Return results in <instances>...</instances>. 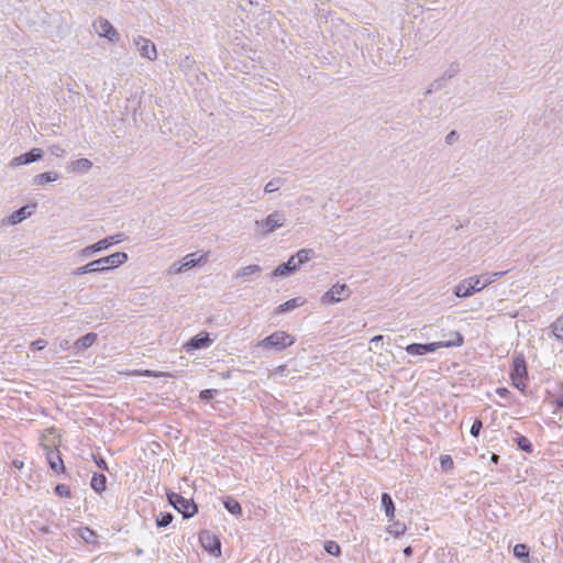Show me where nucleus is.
<instances>
[{"label":"nucleus","instance_id":"423d86ee","mask_svg":"<svg viewBox=\"0 0 563 563\" xmlns=\"http://www.w3.org/2000/svg\"><path fill=\"white\" fill-rule=\"evenodd\" d=\"M352 291L346 284H335L321 297V303H336L351 296Z\"/></svg>","mask_w":563,"mask_h":563},{"label":"nucleus","instance_id":"cd10ccee","mask_svg":"<svg viewBox=\"0 0 563 563\" xmlns=\"http://www.w3.org/2000/svg\"><path fill=\"white\" fill-rule=\"evenodd\" d=\"M460 64L456 62H453L449 65V67L444 70L443 75L439 78L442 79V84L446 80L452 79L460 73Z\"/></svg>","mask_w":563,"mask_h":563},{"label":"nucleus","instance_id":"ea45409f","mask_svg":"<svg viewBox=\"0 0 563 563\" xmlns=\"http://www.w3.org/2000/svg\"><path fill=\"white\" fill-rule=\"evenodd\" d=\"M483 429V422L481 419H475V421L473 422L472 427H471V430H470V433L477 438L481 433V430Z\"/></svg>","mask_w":563,"mask_h":563},{"label":"nucleus","instance_id":"b1692460","mask_svg":"<svg viewBox=\"0 0 563 563\" xmlns=\"http://www.w3.org/2000/svg\"><path fill=\"white\" fill-rule=\"evenodd\" d=\"M314 255V251L312 249H301L296 254L291 255V257H295V262L299 267L301 265L309 262Z\"/></svg>","mask_w":563,"mask_h":563},{"label":"nucleus","instance_id":"dca6fc26","mask_svg":"<svg viewBox=\"0 0 563 563\" xmlns=\"http://www.w3.org/2000/svg\"><path fill=\"white\" fill-rule=\"evenodd\" d=\"M212 343L208 333H199L191 338L186 346L188 350H200L203 347H208Z\"/></svg>","mask_w":563,"mask_h":563},{"label":"nucleus","instance_id":"603ef678","mask_svg":"<svg viewBox=\"0 0 563 563\" xmlns=\"http://www.w3.org/2000/svg\"><path fill=\"white\" fill-rule=\"evenodd\" d=\"M12 465L18 468V470H21L23 466H24V463L23 461H20V460H13L12 461Z\"/></svg>","mask_w":563,"mask_h":563},{"label":"nucleus","instance_id":"37998d69","mask_svg":"<svg viewBox=\"0 0 563 563\" xmlns=\"http://www.w3.org/2000/svg\"><path fill=\"white\" fill-rule=\"evenodd\" d=\"M92 459L99 468L102 471H108V464L102 456L92 454Z\"/></svg>","mask_w":563,"mask_h":563},{"label":"nucleus","instance_id":"f03ea898","mask_svg":"<svg viewBox=\"0 0 563 563\" xmlns=\"http://www.w3.org/2000/svg\"><path fill=\"white\" fill-rule=\"evenodd\" d=\"M464 343V338L461 333L455 334V341H439L431 343H411L406 346V352L409 355L418 356L427 353H433L442 347H457Z\"/></svg>","mask_w":563,"mask_h":563},{"label":"nucleus","instance_id":"6e6d98bb","mask_svg":"<svg viewBox=\"0 0 563 563\" xmlns=\"http://www.w3.org/2000/svg\"><path fill=\"white\" fill-rule=\"evenodd\" d=\"M412 551H413V550H412V548H411L410 545H408V547H406V548L404 549V554H405L406 556H410V555L412 554Z\"/></svg>","mask_w":563,"mask_h":563},{"label":"nucleus","instance_id":"2eb2a0df","mask_svg":"<svg viewBox=\"0 0 563 563\" xmlns=\"http://www.w3.org/2000/svg\"><path fill=\"white\" fill-rule=\"evenodd\" d=\"M478 292L477 288L471 277L464 279L454 287V295L459 298H466L473 294Z\"/></svg>","mask_w":563,"mask_h":563},{"label":"nucleus","instance_id":"052dcab7","mask_svg":"<svg viewBox=\"0 0 563 563\" xmlns=\"http://www.w3.org/2000/svg\"><path fill=\"white\" fill-rule=\"evenodd\" d=\"M135 553H136L137 555H141V554L143 553V550L139 548V549H136Z\"/></svg>","mask_w":563,"mask_h":563},{"label":"nucleus","instance_id":"f704fd0d","mask_svg":"<svg viewBox=\"0 0 563 563\" xmlns=\"http://www.w3.org/2000/svg\"><path fill=\"white\" fill-rule=\"evenodd\" d=\"M284 184V179L282 178H273L272 180H269L265 187H264V191L266 194H272V192H275L277 191L280 186Z\"/></svg>","mask_w":563,"mask_h":563},{"label":"nucleus","instance_id":"13d9d810","mask_svg":"<svg viewBox=\"0 0 563 563\" xmlns=\"http://www.w3.org/2000/svg\"><path fill=\"white\" fill-rule=\"evenodd\" d=\"M490 460H492L493 463H498L499 455L493 454Z\"/></svg>","mask_w":563,"mask_h":563},{"label":"nucleus","instance_id":"6ab92c4d","mask_svg":"<svg viewBox=\"0 0 563 563\" xmlns=\"http://www.w3.org/2000/svg\"><path fill=\"white\" fill-rule=\"evenodd\" d=\"M305 302H306L305 298H302L300 296L291 298V299L287 300L286 302L279 305L276 308L275 313L276 314H282V313L291 311V310H294V309H296L298 307H301Z\"/></svg>","mask_w":563,"mask_h":563},{"label":"nucleus","instance_id":"c9c22d12","mask_svg":"<svg viewBox=\"0 0 563 563\" xmlns=\"http://www.w3.org/2000/svg\"><path fill=\"white\" fill-rule=\"evenodd\" d=\"M324 551L331 555H339L341 553L340 545L332 540H328L323 544Z\"/></svg>","mask_w":563,"mask_h":563},{"label":"nucleus","instance_id":"09e8293b","mask_svg":"<svg viewBox=\"0 0 563 563\" xmlns=\"http://www.w3.org/2000/svg\"><path fill=\"white\" fill-rule=\"evenodd\" d=\"M496 394H497L498 396H500L501 398H508V397L510 396V394H511V393H510V390H509V389H507L506 387H498V388L496 389Z\"/></svg>","mask_w":563,"mask_h":563},{"label":"nucleus","instance_id":"864d4df0","mask_svg":"<svg viewBox=\"0 0 563 563\" xmlns=\"http://www.w3.org/2000/svg\"><path fill=\"white\" fill-rule=\"evenodd\" d=\"M553 404H555V406L558 408H563V397H558L553 400Z\"/></svg>","mask_w":563,"mask_h":563},{"label":"nucleus","instance_id":"5fc2aeb1","mask_svg":"<svg viewBox=\"0 0 563 563\" xmlns=\"http://www.w3.org/2000/svg\"><path fill=\"white\" fill-rule=\"evenodd\" d=\"M384 336L382 334H378V335H375L372 340H371V343H377V342H380L383 341Z\"/></svg>","mask_w":563,"mask_h":563},{"label":"nucleus","instance_id":"20e7f679","mask_svg":"<svg viewBox=\"0 0 563 563\" xmlns=\"http://www.w3.org/2000/svg\"><path fill=\"white\" fill-rule=\"evenodd\" d=\"M287 219L283 211H274L262 220L255 221L256 231L266 236L275 230L285 225Z\"/></svg>","mask_w":563,"mask_h":563},{"label":"nucleus","instance_id":"2f4dec72","mask_svg":"<svg viewBox=\"0 0 563 563\" xmlns=\"http://www.w3.org/2000/svg\"><path fill=\"white\" fill-rule=\"evenodd\" d=\"M515 441L522 451H525L527 453L532 452V450H533L532 443L530 442V440L527 437L518 434L515 438Z\"/></svg>","mask_w":563,"mask_h":563},{"label":"nucleus","instance_id":"473e14b6","mask_svg":"<svg viewBox=\"0 0 563 563\" xmlns=\"http://www.w3.org/2000/svg\"><path fill=\"white\" fill-rule=\"evenodd\" d=\"M174 516L172 512H161L156 518L157 527L165 528L172 523Z\"/></svg>","mask_w":563,"mask_h":563},{"label":"nucleus","instance_id":"3c124183","mask_svg":"<svg viewBox=\"0 0 563 563\" xmlns=\"http://www.w3.org/2000/svg\"><path fill=\"white\" fill-rule=\"evenodd\" d=\"M52 154L59 156L60 153H64V150L59 145H52L49 147Z\"/></svg>","mask_w":563,"mask_h":563},{"label":"nucleus","instance_id":"4c0bfd02","mask_svg":"<svg viewBox=\"0 0 563 563\" xmlns=\"http://www.w3.org/2000/svg\"><path fill=\"white\" fill-rule=\"evenodd\" d=\"M55 492L60 497H70V488L65 484H57L55 487Z\"/></svg>","mask_w":563,"mask_h":563},{"label":"nucleus","instance_id":"de8ad7c7","mask_svg":"<svg viewBox=\"0 0 563 563\" xmlns=\"http://www.w3.org/2000/svg\"><path fill=\"white\" fill-rule=\"evenodd\" d=\"M46 345H47V341L42 340V339H38V340H36V341L32 342V344H31V349H32V350H38V351H41V350L45 349V347H46Z\"/></svg>","mask_w":563,"mask_h":563},{"label":"nucleus","instance_id":"e433bc0d","mask_svg":"<svg viewBox=\"0 0 563 563\" xmlns=\"http://www.w3.org/2000/svg\"><path fill=\"white\" fill-rule=\"evenodd\" d=\"M514 555L518 559H525L529 555V549L523 543H518L514 548Z\"/></svg>","mask_w":563,"mask_h":563},{"label":"nucleus","instance_id":"79ce46f5","mask_svg":"<svg viewBox=\"0 0 563 563\" xmlns=\"http://www.w3.org/2000/svg\"><path fill=\"white\" fill-rule=\"evenodd\" d=\"M217 393L216 389H205L200 391V399L203 401H209L214 397V394Z\"/></svg>","mask_w":563,"mask_h":563},{"label":"nucleus","instance_id":"8fccbe9b","mask_svg":"<svg viewBox=\"0 0 563 563\" xmlns=\"http://www.w3.org/2000/svg\"><path fill=\"white\" fill-rule=\"evenodd\" d=\"M144 375L146 376H153V377H163V376H170L169 374L167 373H163V372H153V371H150V369H146L144 372Z\"/></svg>","mask_w":563,"mask_h":563},{"label":"nucleus","instance_id":"ddd939ff","mask_svg":"<svg viewBox=\"0 0 563 563\" xmlns=\"http://www.w3.org/2000/svg\"><path fill=\"white\" fill-rule=\"evenodd\" d=\"M528 371L526 360L522 353L514 355L510 377L527 378Z\"/></svg>","mask_w":563,"mask_h":563},{"label":"nucleus","instance_id":"c756f323","mask_svg":"<svg viewBox=\"0 0 563 563\" xmlns=\"http://www.w3.org/2000/svg\"><path fill=\"white\" fill-rule=\"evenodd\" d=\"M79 537L87 543L93 544L97 542L96 532L88 527H82L79 529Z\"/></svg>","mask_w":563,"mask_h":563},{"label":"nucleus","instance_id":"5701e85b","mask_svg":"<svg viewBox=\"0 0 563 563\" xmlns=\"http://www.w3.org/2000/svg\"><path fill=\"white\" fill-rule=\"evenodd\" d=\"M97 338H98L97 333L89 332V333L85 334L84 336L79 338L75 342V346L79 351L86 350V349L90 347L96 342Z\"/></svg>","mask_w":563,"mask_h":563},{"label":"nucleus","instance_id":"7ed1b4c3","mask_svg":"<svg viewBox=\"0 0 563 563\" xmlns=\"http://www.w3.org/2000/svg\"><path fill=\"white\" fill-rule=\"evenodd\" d=\"M295 343V338L285 331H275L257 343L258 347L283 351Z\"/></svg>","mask_w":563,"mask_h":563},{"label":"nucleus","instance_id":"412c9836","mask_svg":"<svg viewBox=\"0 0 563 563\" xmlns=\"http://www.w3.org/2000/svg\"><path fill=\"white\" fill-rule=\"evenodd\" d=\"M382 508L384 509L385 515L389 520L395 517V504L388 493L382 494Z\"/></svg>","mask_w":563,"mask_h":563},{"label":"nucleus","instance_id":"a18cd8bd","mask_svg":"<svg viewBox=\"0 0 563 563\" xmlns=\"http://www.w3.org/2000/svg\"><path fill=\"white\" fill-rule=\"evenodd\" d=\"M510 378H511L512 385H514L517 389H519V390H521V391H523V390H525V388H526L525 379H526V378H519V377H510Z\"/></svg>","mask_w":563,"mask_h":563},{"label":"nucleus","instance_id":"aec40b11","mask_svg":"<svg viewBox=\"0 0 563 563\" xmlns=\"http://www.w3.org/2000/svg\"><path fill=\"white\" fill-rule=\"evenodd\" d=\"M91 488L98 493L101 494L107 488V477L103 474L93 473L91 481H90Z\"/></svg>","mask_w":563,"mask_h":563},{"label":"nucleus","instance_id":"c85d7f7f","mask_svg":"<svg viewBox=\"0 0 563 563\" xmlns=\"http://www.w3.org/2000/svg\"><path fill=\"white\" fill-rule=\"evenodd\" d=\"M196 254H189L185 257V261L179 264L178 271H187L192 267H195L202 258L203 256H200L199 258H195Z\"/></svg>","mask_w":563,"mask_h":563},{"label":"nucleus","instance_id":"49530a36","mask_svg":"<svg viewBox=\"0 0 563 563\" xmlns=\"http://www.w3.org/2000/svg\"><path fill=\"white\" fill-rule=\"evenodd\" d=\"M459 139V134L455 130H452L451 132H449L445 136V143L448 145H452L453 143H455Z\"/></svg>","mask_w":563,"mask_h":563},{"label":"nucleus","instance_id":"f257e3e1","mask_svg":"<svg viewBox=\"0 0 563 563\" xmlns=\"http://www.w3.org/2000/svg\"><path fill=\"white\" fill-rule=\"evenodd\" d=\"M129 256L125 252H117L106 257L95 260L84 266L77 267L74 272V276H81L90 273H104L110 269L117 268L128 261Z\"/></svg>","mask_w":563,"mask_h":563},{"label":"nucleus","instance_id":"9b49d317","mask_svg":"<svg viewBox=\"0 0 563 563\" xmlns=\"http://www.w3.org/2000/svg\"><path fill=\"white\" fill-rule=\"evenodd\" d=\"M42 157H43V150L35 147L24 154H21V155L14 157L11 161V165L19 166V165L31 164V163L40 161Z\"/></svg>","mask_w":563,"mask_h":563},{"label":"nucleus","instance_id":"7c9ffc66","mask_svg":"<svg viewBox=\"0 0 563 563\" xmlns=\"http://www.w3.org/2000/svg\"><path fill=\"white\" fill-rule=\"evenodd\" d=\"M551 332L556 340H563V317L551 323Z\"/></svg>","mask_w":563,"mask_h":563},{"label":"nucleus","instance_id":"a211bd4d","mask_svg":"<svg viewBox=\"0 0 563 563\" xmlns=\"http://www.w3.org/2000/svg\"><path fill=\"white\" fill-rule=\"evenodd\" d=\"M46 459L49 464V467L54 472H64L65 471V466H64V463H63V460L60 457L58 450H48L46 453Z\"/></svg>","mask_w":563,"mask_h":563},{"label":"nucleus","instance_id":"f3484780","mask_svg":"<svg viewBox=\"0 0 563 563\" xmlns=\"http://www.w3.org/2000/svg\"><path fill=\"white\" fill-rule=\"evenodd\" d=\"M103 250H107V242H104L103 240H99L98 242H96V243H93L91 245H88V246L84 247L82 250H80L78 252V256L81 260H86V258L91 257L93 254H96L98 252H101Z\"/></svg>","mask_w":563,"mask_h":563},{"label":"nucleus","instance_id":"bf43d9fd","mask_svg":"<svg viewBox=\"0 0 563 563\" xmlns=\"http://www.w3.org/2000/svg\"><path fill=\"white\" fill-rule=\"evenodd\" d=\"M456 333H459V332H457V331L452 332V333L450 334L451 339H450L449 341H455V334H456Z\"/></svg>","mask_w":563,"mask_h":563},{"label":"nucleus","instance_id":"bb28decb","mask_svg":"<svg viewBox=\"0 0 563 563\" xmlns=\"http://www.w3.org/2000/svg\"><path fill=\"white\" fill-rule=\"evenodd\" d=\"M70 166L71 169L75 172L87 173L88 170L91 169L92 162L89 161L88 158H79L77 161H74Z\"/></svg>","mask_w":563,"mask_h":563},{"label":"nucleus","instance_id":"4be33fe9","mask_svg":"<svg viewBox=\"0 0 563 563\" xmlns=\"http://www.w3.org/2000/svg\"><path fill=\"white\" fill-rule=\"evenodd\" d=\"M223 506L230 514H232L236 517L242 516V507L235 498H233L231 496L225 497L223 499Z\"/></svg>","mask_w":563,"mask_h":563},{"label":"nucleus","instance_id":"9d476101","mask_svg":"<svg viewBox=\"0 0 563 563\" xmlns=\"http://www.w3.org/2000/svg\"><path fill=\"white\" fill-rule=\"evenodd\" d=\"M31 208H35V205H33V206L26 205L24 207H21L20 209L12 212L9 217L4 218L2 220V224L14 225V224L22 222L23 220L31 217V214H32Z\"/></svg>","mask_w":563,"mask_h":563},{"label":"nucleus","instance_id":"39448f33","mask_svg":"<svg viewBox=\"0 0 563 563\" xmlns=\"http://www.w3.org/2000/svg\"><path fill=\"white\" fill-rule=\"evenodd\" d=\"M168 503L183 515L185 519H189L194 517V515L198 511L197 505L181 495L177 493H168L167 494Z\"/></svg>","mask_w":563,"mask_h":563},{"label":"nucleus","instance_id":"c03bdc74","mask_svg":"<svg viewBox=\"0 0 563 563\" xmlns=\"http://www.w3.org/2000/svg\"><path fill=\"white\" fill-rule=\"evenodd\" d=\"M441 466L443 470L448 471L453 467V461L450 455L441 456Z\"/></svg>","mask_w":563,"mask_h":563},{"label":"nucleus","instance_id":"a878e982","mask_svg":"<svg viewBox=\"0 0 563 563\" xmlns=\"http://www.w3.org/2000/svg\"><path fill=\"white\" fill-rule=\"evenodd\" d=\"M261 272H262V267L260 265H255V264L249 265V266L238 269L234 275V278L235 279L245 278V277L252 276L254 274H258Z\"/></svg>","mask_w":563,"mask_h":563},{"label":"nucleus","instance_id":"4468645a","mask_svg":"<svg viewBox=\"0 0 563 563\" xmlns=\"http://www.w3.org/2000/svg\"><path fill=\"white\" fill-rule=\"evenodd\" d=\"M300 267L295 262V257H289L286 263L278 265L273 272L272 277H286L298 272Z\"/></svg>","mask_w":563,"mask_h":563},{"label":"nucleus","instance_id":"f8f14e48","mask_svg":"<svg viewBox=\"0 0 563 563\" xmlns=\"http://www.w3.org/2000/svg\"><path fill=\"white\" fill-rule=\"evenodd\" d=\"M505 274L506 272L487 273L481 276H471V280L474 282L475 287L477 288L478 291H481L488 285L501 278Z\"/></svg>","mask_w":563,"mask_h":563},{"label":"nucleus","instance_id":"0eeeda50","mask_svg":"<svg viewBox=\"0 0 563 563\" xmlns=\"http://www.w3.org/2000/svg\"><path fill=\"white\" fill-rule=\"evenodd\" d=\"M199 540L202 548L210 554L214 556L221 555V542L214 533L203 530L199 533Z\"/></svg>","mask_w":563,"mask_h":563},{"label":"nucleus","instance_id":"72a5a7b5","mask_svg":"<svg viewBox=\"0 0 563 563\" xmlns=\"http://www.w3.org/2000/svg\"><path fill=\"white\" fill-rule=\"evenodd\" d=\"M387 532L399 537L406 532V525L400 521H395L393 525L388 526Z\"/></svg>","mask_w":563,"mask_h":563},{"label":"nucleus","instance_id":"393cba45","mask_svg":"<svg viewBox=\"0 0 563 563\" xmlns=\"http://www.w3.org/2000/svg\"><path fill=\"white\" fill-rule=\"evenodd\" d=\"M58 179V174L54 172H46L34 176L33 185L42 186Z\"/></svg>","mask_w":563,"mask_h":563},{"label":"nucleus","instance_id":"58836bf2","mask_svg":"<svg viewBox=\"0 0 563 563\" xmlns=\"http://www.w3.org/2000/svg\"><path fill=\"white\" fill-rule=\"evenodd\" d=\"M123 233H118L111 236H107L102 239L104 242H107V249L110 247L112 244L119 243L123 240Z\"/></svg>","mask_w":563,"mask_h":563},{"label":"nucleus","instance_id":"4d7b16f0","mask_svg":"<svg viewBox=\"0 0 563 563\" xmlns=\"http://www.w3.org/2000/svg\"><path fill=\"white\" fill-rule=\"evenodd\" d=\"M179 265L177 263L173 264L170 271L175 274L181 273L183 271H178Z\"/></svg>","mask_w":563,"mask_h":563},{"label":"nucleus","instance_id":"6e6552de","mask_svg":"<svg viewBox=\"0 0 563 563\" xmlns=\"http://www.w3.org/2000/svg\"><path fill=\"white\" fill-rule=\"evenodd\" d=\"M93 29L99 36L106 37L112 43H118L120 40L119 33L107 19H97L93 22Z\"/></svg>","mask_w":563,"mask_h":563},{"label":"nucleus","instance_id":"1a4fd4ad","mask_svg":"<svg viewBox=\"0 0 563 563\" xmlns=\"http://www.w3.org/2000/svg\"><path fill=\"white\" fill-rule=\"evenodd\" d=\"M134 44L139 47L141 56L155 60L157 58V51L155 44L141 35L134 38Z\"/></svg>","mask_w":563,"mask_h":563},{"label":"nucleus","instance_id":"a19ab883","mask_svg":"<svg viewBox=\"0 0 563 563\" xmlns=\"http://www.w3.org/2000/svg\"><path fill=\"white\" fill-rule=\"evenodd\" d=\"M443 87L442 85V79H434L430 87L427 89V91L424 92V95H430L432 93L433 91H437L439 89H441Z\"/></svg>","mask_w":563,"mask_h":563}]
</instances>
